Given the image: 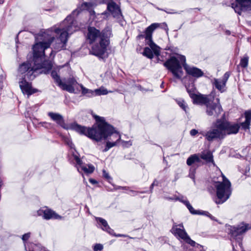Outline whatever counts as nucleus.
<instances>
[{"mask_svg":"<svg viewBox=\"0 0 251 251\" xmlns=\"http://www.w3.org/2000/svg\"><path fill=\"white\" fill-rule=\"evenodd\" d=\"M29 251H50L40 244H31Z\"/></svg>","mask_w":251,"mask_h":251,"instance_id":"nucleus-25","label":"nucleus"},{"mask_svg":"<svg viewBox=\"0 0 251 251\" xmlns=\"http://www.w3.org/2000/svg\"><path fill=\"white\" fill-rule=\"evenodd\" d=\"M29 237H30V233H27L25 234L24 235H23L22 239L23 241H26L29 238Z\"/></svg>","mask_w":251,"mask_h":251,"instance_id":"nucleus-33","label":"nucleus"},{"mask_svg":"<svg viewBox=\"0 0 251 251\" xmlns=\"http://www.w3.org/2000/svg\"><path fill=\"white\" fill-rule=\"evenodd\" d=\"M178 105L186 112L188 109L187 105L184 100L179 99L176 100Z\"/></svg>","mask_w":251,"mask_h":251,"instance_id":"nucleus-27","label":"nucleus"},{"mask_svg":"<svg viewBox=\"0 0 251 251\" xmlns=\"http://www.w3.org/2000/svg\"><path fill=\"white\" fill-rule=\"evenodd\" d=\"M108 10L113 15V16L117 19H120L122 17L121 11L119 6L113 1L109 2L107 6Z\"/></svg>","mask_w":251,"mask_h":251,"instance_id":"nucleus-20","label":"nucleus"},{"mask_svg":"<svg viewBox=\"0 0 251 251\" xmlns=\"http://www.w3.org/2000/svg\"><path fill=\"white\" fill-rule=\"evenodd\" d=\"M246 120L241 124L242 128L244 129H248L251 121V111H248L245 112Z\"/></svg>","mask_w":251,"mask_h":251,"instance_id":"nucleus-23","label":"nucleus"},{"mask_svg":"<svg viewBox=\"0 0 251 251\" xmlns=\"http://www.w3.org/2000/svg\"><path fill=\"white\" fill-rule=\"evenodd\" d=\"M195 169L193 168H191L190 169V173L189 176L190 178L193 179L194 181H195Z\"/></svg>","mask_w":251,"mask_h":251,"instance_id":"nucleus-30","label":"nucleus"},{"mask_svg":"<svg viewBox=\"0 0 251 251\" xmlns=\"http://www.w3.org/2000/svg\"><path fill=\"white\" fill-rule=\"evenodd\" d=\"M232 7L239 14L243 11H251V0H236Z\"/></svg>","mask_w":251,"mask_h":251,"instance_id":"nucleus-15","label":"nucleus"},{"mask_svg":"<svg viewBox=\"0 0 251 251\" xmlns=\"http://www.w3.org/2000/svg\"><path fill=\"white\" fill-rule=\"evenodd\" d=\"M103 247L102 245L100 244H96L93 247V250L94 251H100L103 249Z\"/></svg>","mask_w":251,"mask_h":251,"instance_id":"nucleus-29","label":"nucleus"},{"mask_svg":"<svg viewBox=\"0 0 251 251\" xmlns=\"http://www.w3.org/2000/svg\"><path fill=\"white\" fill-rule=\"evenodd\" d=\"M96 219L98 223L101 224V225L102 226L101 228L103 230H105L110 234L111 233V229L109 227L106 220L101 218H96Z\"/></svg>","mask_w":251,"mask_h":251,"instance_id":"nucleus-24","label":"nucleus"},{"mask_svg":"<svg viewBox=\"0 0 251 251\" xmlns=\"http://www.w3.org/2000/svg\"><path fill=\"white\" fill-rule=\"evenodd\" d=\"M251 228V226L248 224L242 223L236 226L232 227L231 229V233L233 236L241 235Z\"/></svg>","mask_w":251,"mask_h":251,"instance_id":"nucleus-18","label":"nucleus"},{"mask_svg":"<svg viewBox=\"0 0 251 251\" xmlns=\"http://www.w3.org/2000/svg\"><path fill=\"white\" fill-rule=\"evenodd\" d=\"M187 90L194 103L205 104L206 106V113L209 116L217 117L222 111L219 98L214 99L213 93L209 95L196 94L193 85L187 87Z\"/></svg>","mask_w":251,"mask_h":251,"instance_id":"nucleus-5","label":"nucleus"},{"mask_svg":"<svg viewBox=\"0 0 251 251\" xmlns=\"http://www.w3.org/2000/svg\"><path fill=\"white\" fill-rule=\"evenodd\" d=\"M200 133L209 141H213L215 139H221L225 137L219 120L216 121L213 125V127L208 131L206 132H201Z\"/></svg>","mask_w":251,"mask_h":251,"instance_id":"nucleus-9","label":"nucleus"},{"mask_svg":"<svg viewBox=\"0 0 251 251\" xmlns=\"http://www.w3.org/2000/svg\"><path fill=\"white\" fill-rule=\"evenodd\" d=\"M183 197H181V198L179 197H175L174 198H171L172 200H178L179 201H181L187 207V208L189 209L190 212L193 214H202V215H205L207 216H208L210 217L212 220H215L214 217H213L212 215H211L208 212L206 211H202V212H200L197 211L195 210L193 207L191 206V205L190 204L189 201L187 200H182Z\"/></svg>","mask_w":251,"mask_h":251,"instance_id":"nucleus-17","label":"nucleus"},{"mask_svg":"<svg viewBox=\"0 0 251 251\" xmlns=\"http://www.w3.org/2000/svg\"><path fill=\"white\" fill-rule=\"evenodd\" d=\"M44 124L45 125H49V126L50 125V124L47 123H44Z\"/></svg>","mask_w":251,"mask_h":251,"instance_id":"nucleus-42","label":"nucleus"},{"mask_svg":"<svg viewBox=\"0 0 251 251\" xmlns=\"http://www.w3.org/2000/svg\"><path fill=\"white\" fill-rule=\"evenodd\" d=\"M4 0H0V4H1L3 2Z\"/></svg>","mask_w":251,"mask_h":251,"instance_id":"nucleus-40","label":"nucleus"},{"mask_svg":"<svg viewBox=\"0 0 251 251\" xmlns=\"http://www.w3.org/2000/svg\"><path fill=\"white\" fill-rule=\"evenodd\" d=\"M211 188H209V191L211 193H216L217 199L215 201L217 204L223 203L231 194V183L222 173L218 177H213Z\"/></svg>","mask_w":251,"mask_h":251,"instance_id":"nucleus-6","label":"nucleus"},{"mask_svg":"<svg viewBox=\"0 0 251 251\" xmlns=\"http://www.w3.org/2000/svg\"><path fill=\"white\" fill-rule=\"evenodd\" d=\"M53 52V50H51V52L50 53V55H51Z\"/></svg>","mask_w":251,"mask_h":251,"instance_id":"nucleus-43","label":"nucleus"},{"mask_svg":"<svg viewBox=\"0 0 251 251\" xmlns=\"http://www.w3.org/2000/svg\"><path fill=\"white\" fill-rule=\"evenodd\" d=\"M85 7L87 8L88 10H90L91 7H92L93 4L91 3H84Z\"/></svg>","mask_w":251,"mask_h":251,"instance_id":"nucleus-35","label":"nucleus"},{"mask_svg":"<svg viewBox=\"0 0 251 251\" xmlns=\"http://www.w3.org/2000/svg\"><path fill=\"white\" fill-rule=\"evenodd\" d=\"M198 133V131L196 129H193L190 131V135L192 136L196 135Z\"/></svg>","mask_w":251,"mask_h":251,"instance_id":"nucleus-34","label":"nucleus"},{"mask_svg":"<svg viewBox=\"0 0 251 251\" xmlns=\"http://www.w3.org/2000/svg\"><path fill=\"white\" fill-rule=\"evenodd\" d=\"M77 22L72 16H68L58 27L51 28L38 35L36 43L33 46V57L19 67L21 76L35 78L40 74H47L51 69L50 61L44 60L45 51L53 44L54 49L59 51L65 49L69 35L77 30Z\"/></svg>","mask_w":251,"mask_h":251,"instance_id":"nucleus-1","label":"nucleus"},{"mask_svg":"<svg viewBox=\"0 0 251 251\" xmlns=\"http://www.w3.org/2000/svg\"><path fill=\"white\" fill-rule=\"evenodd\" d=\"M68 144L69 145V146L71 148H73L74 147V144L72 143V142L70 141L69 139H68Z\"/></svg>","mask_w":251,"mask_h":251,"instance_id":"nucleus-37","label":"nucleus"},{"mask_svg":"<svg viewBox=\"0 0 251 251\" xmlns=\"http://www.w3.org/2000/svg\"><path fill=\"white\" fill-rule=\"evenodd\" d=\"M155 181H154V182L152 183V184H151V189H152V188H153V186L155 185Z\"/></svg>","mask_w":251,"mask_h":251,"instance_id":"nucleus-38","label":"nucleus"},{"mask_svg":"<svg viewBox=\"0 0 251 251\" xmlns=\"http://www.w3.org/2000/svg\"><path fill=\"white\" fill-rule=\"evenodd\" d=\"M218 120L224 137L226 135L236 134L238 132L240 128V125L238 124L230 123L224 120Z\"/></svg>","mask_w":251,"mask_h":251,"instance_id":"nucleus-11","label":"nucleus"},{"mask_svg":"<svg viewBox=\"0 0 251 251\" xmlns=\"http://www.w3.org/2000/svg\"><path fill=\"white\" fill-rule=\"evenodd\" d=\"M48 115L50 117V118L54 121H55L57 124L60 125L61 126L63 127V128L67 129H72L75 130L74 129L71 128V126L73 125H77L75 123L71 124L67 126H65L64 123L63 119L61 115L57 113H54L52 112H49L48 113Z\"/></svg>","mask_w":251,"mask_h":251,"instance_id":"nucleus-19","label":"nucleus"},{"mask_svg":"<svg viewBox=\"0 0 251 251\" xmlns=\"http://www.w3.org/2000/svg\"><path fill=\"white\" fill-rule=\"evenodd\" d=\"M102 174H103V177H104L107 180H109L111 179V177H110V176L109 175L108 173L107 172H106V171L105 170H103Z\"/></svg>","mask_w":251,"mask_h":251,"instance_id":"nucleus-31","label":"nucleus"},{"mask_svg":"<svg viewBox=\"0 0 251 251\" xmlns=\"http://www.w3.org/2000/svg\"><path fill=\"white\" fill-rule=\"evenodd\" d=\"M229 74L226 73L221 78H214L212 84L220 92L223 93L226 90V83L229 78Z\"/></svg>","mask_w":251,"mask_h":251,"instance_id":"nucleus-16","label":"nucleus"},{"mask_svg":"<svg viewBox=\"0 0 251 251\" xmlns=\"http://www.w3.org/2000/svg\"><path fill=\"white\" fill-rule=\"evenodd\" d=\"M73 160L75 161V167L77 171L81 173L84 172L86 174H92L95 170V167L90 164L83 163L77 156V153L73 152Z\"/></svg>","mask_w":251,"mask_h":251,"instance_id":"nucleus-12","label":"nucleus"},{"mask_svg":"<svg viewBox=\"0 0 251 251\" xmlns=\"http://www.w3.org/2000/svg\"><path fill=\"white\" fill-rule=\"evenodd\" d=\"M89 182L90 183H91L92 184H96L97 183L96 180H95V179H92V178H90L89 179Z\"/></svg>","mask_w":251,"mask_h":251,"instance_id":"nucleus-36","label":"nucleus"},{"mask_svg":"<svg viewBox=\"0 0 251 251\" xmlns=\"http://www.w3.org/2000/svg\"><path fill=\"white\" fill-rule=\"evenodd\" d=\"M111 91H108L105 87L101 86L98 89L94 90L95 96H101L107 95L108 93H111Z\"/></svg>","mask_w":251,"mask_h":251,"instance_id":"nucleus-26","label":"nucleus"},{"mask_svg":"<svg viewBox=\"0 0 251 251\" xmlns=\"http://www.w3.org/2000/svg\"><path fill=\"white\" fill-rule=\"evenodd\" d=\"M51 75L55 83L63 90L70 93H76L81 90L83 95L88 97H95L94 90L87 89L82 85L79 84L74 78H70L67 81L63 82L56 70L52 71Z\"/></svg>","mask_w":251,"mask_h":251,"instance_id":"nucleus-7","label":"nucleus"},{"mask_svg":"<svg viewBox=\"0 0 251 251\" xmlns=\"http://www.w3.org/2000/svg\"><path fill=\"white\" fill-rule=\"evenodd\" d=\"M249 61V58L247 56H245L241 59L240 64L242 67L246 68L248 66Z\"/></svg>","mask_w":251,"mask_h":251,"instance_id":"nucleus-28","label":"nucleus"},{"mask_svg":"<svg viewBox=\"0 0 251 251\" xmlns=\"http://www.w3.org/2000/svg\"><path fill=\"white\" fill-rule=\"evenodd\" d=\"M185 57L183 55H177L172 56L164 63V65L168 68L177 78L183 76V71L181 66L182 64L186 73L194 77H200L203 75L202 71L194 66H189L186 63Z\"/></svg>","mask_w":251,"mask_h":251,"instance_id":"nucleus-4","label":"nucleus"},{"mask_svg":"<svg viewBox=\"0 0 251 251\" xmlns=\"http://www.w3.org/2000/svg\"><path fill=\"white\" fill-rule=\"evenodd\" d=\"M200 157V160L202 159L207 162H212L214 165L212 153L209 151H203L199 154Z\"/></svg>","mask_w":251,"mask_h":251,"instance_id":"nucleus-21","label":"nucleus"},{"mask_svg":"<svg viewBox=\"0 0 251 251\" xmlns=\"http://www.w3.org/2000/svg\"><path fill=\"white\" fill-rule=\"evenodd\" d=\"M226 33L227 34H230V31H226Z\"/></svg>","mask_w":251,"mask_h":251,"instance_id":"nucleus-41","label":"nucleus"},{"mask_svg":"<svg viewBox=\"0 0 251 251\" xmlns=\"http://www.w3.org/2000/svg\"><path fill=\"white\" fill-rule=\"evenodd\" d=\"M122 142L123 145L125 147H129V146H131V145H132L131 142L130 141H127V142H126L124 141H122Z\"/></svg>","mask_w":251,"mask_h":251,"instance_id":"nucleus-32","label":"nucleus"},{"mask_svg":"<svg viewBox=\"0 0 251 251\" xmlns=\"http://www.w3.org/2000/svg\"><path fill=\"white\" fill-rule=\"evenodd\" d=\"M17 77L19 80V85L20 88L23 94H26L27 96H30L37 91V89L32 87L30 83L28 82L26 80V79L33 80L35 78H31L25 76H21L19 74V69H18Z\"/></svg>","mask_w":251,"mask_h":251,"instance_id":"nucleus-10","label":"nucleus"},{"mask_svg":"<svg viewBox=\"0 0 251 251\" xmlns=\"http://www.w3.org/2000/svg\"><path fill=\"white\" fill-rule=\"evenodd\" d=\"M111 36V28L107 26L101 32L94 27H89L87 39L91 44H93L91 53L100 58L107 56L106 54L108 45L109 38Z\"/></svg>","mask_w":251,"mask_h":251,"instance_id":"nucleus-3","label":"nucleus"},{"mask_svg":"<svg viewBox=\"0 0 251 251\" xmlns=\"http://www.w3.org/2000/svg\"><path fill=\"white\" fill-rule=\"evenodd\" d=\"M172 231L176 236L179 237L180 239L183 240L184 241L192 246H194L195 245V242L190 238L184 230L182 225L180 224L174 226L172 229Z\"/></svg>","mask_w":251,"mask_h":251,"instance_id":"nucleus-13","label":"nucleus"},{"mask_svg":"<svg viewBox=\"0 0 251 251\" xmlns=\"http://www.w3.org/2000/svg\"><path fill=\"white\" fill-rule=\"evenodd\" d=\"M93 116L97 123V126L87 128L78 125H73L71 128L97 141L106 140V146L103 152H106L111 148L117 146L121 138V135L113 126L105 122L104 118L96 115Z\"/></svg>","mask_w":251,"mask_h":251,"instance_id":"nucleus-2","label":"nucleus"},{"mask_svg":"<svg viewBox=\"0 0 251 251\" xmlns=\"http://www.w3.org/2000/svg\"><path fill=\"white\" fill-rule=\"evenodd\" d=\"M37 215L42 217L44 219H57L61 220L62 217L47 207H43L40 208L36 212Z\"/></svg>","mask_w":251,"mask_h":251,"instance_id":"nucleus-14","label":"nucleus"},{"mask_svg":"<svg viewBox=\"0 0 251 251\" xmlns=\"http://www.w3.org/2000/svg\"><path fill=\"white\" fill-rule=\"evenodd\" d=\"M201 160H200V157L198 154H194L191 155L187 160V164L189 166L192 165L193 164L196 163H200Z\"/></svg>","mask_w":251,"mask_h":251,"instance_id":"nucleus-22","label":"nucleus"},{"mask_svg":"<svg viewBox=\"0 0 251 251\" xmlns=\"http://www.w3.org/2000/svg\"><path fill=\"white\" fill-rule=\"evenodd\" d=\"M159 25V24L153 23L148 26L144 32V35H140L141 37L145 39L146 44L149 47H146L144 49L143 54L149 58H152L153 54L158 56L160 53V48L156 45L152 41V34L153 31Z\"/></svg>","mask_w":251,"mask_h":251,"instance_id":"nucleus-8","label":"nucleus"},{"mask_svg":"<svg viewBox=\"0 0 251 251\" xmlns=\"http://www.w3.org/2000/svg\"><path fill=\"white\" fill-rule=\"evenodd\" d=\"M90 14H95V12H94V11H91H91H90Z\"/></svg>","mask_w":251,"mask_h":251,"instance_id":"nucleus-39","label":"nucleus"}]
</instances>
